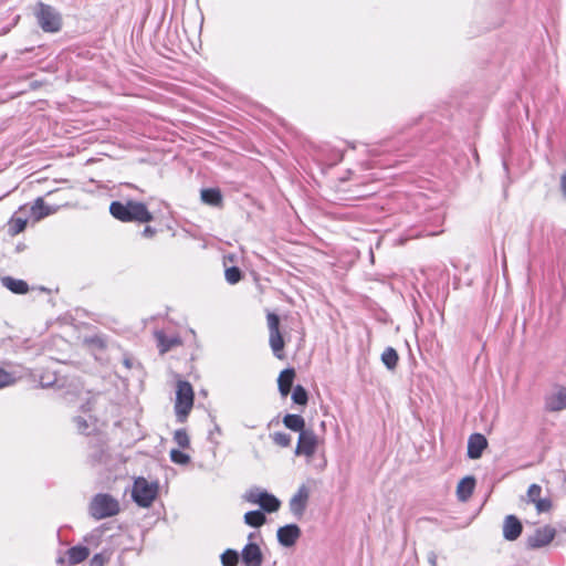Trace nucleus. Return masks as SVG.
<instances>
[{"mask_svg":"<svg viewBox=\"0 0 566 566\" xmlns=\"http://www.w3.org/2000/svg\"><path fill=\"white\" fill-rule=\"evenodd\" d=\"M143 237L145 238H151L156 234V229L150 227V226H147L145 227V229L143 230Z\"/></svg>","mask_w":566,"mask_h":566,"instance_id":"nucleus-38","label":"nucleus"},{"mask_svg":"<svg viewBox=\"0 0 566 566\" xmlns=\"http://www.w3.org/2000/svg\"><path fill=\"white\" fill-rule=\"evenodd\" d=\"M292 400L296 405L305 406L307 403L308 396H307V391L305 390V388L303 386L297 385L294 387V390L292 392Z\"/></svg>","mask_w":566,"mask_h":566,"instance_id":"nucleus-27","label":"nucleus"},{"mask_svg":"<svg viewBox=\"0 0 566 566\" xmlns=\"http://www.w3.org/2000/svg\"><path fill=\"white\" fill-rule=\"evenodd\" d=\"M294 377H295V371L293 368H287V369H284L283 371H281L279 379H277V385H279V391L282 396L285 397L290 394Z\"/></svg>","mask_w":566,"mask_h":566,"instance_id":"nucleus-17","label":"nucleus"},{"mask_svg":"<svg viewBox=\"0 0 566 566\" xmlns=\"http://www.w3.org/2000/svg\"><path fill=\"white\" fill-rule=\"evenodd\" d=\"M537 513H546L552 509V501L549 499H539L535 504Z\"/></svg>","mask_w":566,"mask_h":566,"instance_id":"nucleus-35","label":"nucleus"},{"mask_svg":"<svg viewBox=\"0 0 566 566\" xmlns=\"http://www.w3.org/2000/svg\"><path fill=\"white\" fill-rule=\"evenodd\" d=\"M154 336L161 355L182 344L178 335L168 336L163 331H155Z\"/></svg>","mask_w":566,"mask_h":566,"instance_id":"nucleus-15","label":"nucleus"},{"mask_svg":"<svg viewBox=\"0 0 566 566\" xmlns=\"http://www.w3.org/2000/svg\"><path fill=\"white\" fill-rule=\"evenodd\" d=\"M266 522L264 513L260 510L249 511L244 514V523L252 527H260Z\"/></svg>","mask_w":566,"mask_h":566,"instance_id":"nucleus-24","label":"nucleus"},{"mask_svg":"<svg viewBox=\"0 0 566 566\" xmlns=\"http://www.w3.org/2000/svg\"><path fill=\"white\" fill-rule=\"evenodd\" d=\"M25 226H27V220H24V219L18 218V219L13 220L14 233H19V232L23 231Z\"/></svg>","mask_w":566,"mask_h":566,"instance_id":"nucleus-37","label":"nucleus"},{"mask_svg":"<svg viewBox=\"0 0 566 566\" xmlns=\"http://www.w3.org/2000/svg\"><path fill=\"white\" fill-rule=\"evenodd\" d=\"M108 560V556L105 553L95 554L90 560V566H104Z\"/></svg>","mask_w":566,"mask_h":566,"instance_id":"nucleus-36","label":"nucleus"},{"mask_svg":"<svg viewBox=\"0 0 566 566\" xmlns=\"http://www.w3.org/2000/svg\"><path fill=\"white\" fill-rule=\"evenodd\" d=\"M158 494V483L137 478L134 482L132 497L142 507H149Z\"/></svg>","mask_w":566,"mask_h":566,"instance_id":"nucleus-4","label":"nucleus"},{"mask_svg":"<svg viewBox=\"0 0 566 566\" xmlns=\"http://www.w3.org/2000/svg\"><path fill=\"white\" fill-rule=\"evenodd\" d=\"M488 448V440L481 433H472L468 440V458L472 460L480 459L483 451Z\"/></svg>","mask_w":566,"mask_h":566,"instance_id":"nucleus-13","label":"nucleus"},{"mask_svg":"<svg viewBox=\"0 0 566 566\" xmlns=\"http://www.w3.org/2000/svg\"><path fill=\"white\" fill-rule=\"evenodd\" d=\"M2 284L13 293L24 294L28 292L29 286L25 281L6 276L2 279Z\"/></svg>","mask_w":566,"mask_h":566,"instance_id":"nucleus-20","label":"nucleus"},{"mask_svg":"<svg viewBox=\"0 0 566 566\" xmlns=\"http://www.w3.org/2000/svg\"><path fill=\"white\" fill-rule=\"evenodd\" d=\"M174 441L182 449L190 446V439L185 429H178L175 431Z\"/></svg>","mask_w":566,"mask_h":566,"instance_id":"nucleus-29","label":"nucleus"},{"mask_svg":"<svg viewBox=\"0 0 566 566\" xmlns=\"http://www.w3.org/2000/svg\"><path fill=\"white\" fill-rule=\"evenodd\" d=\"M541 494H542V488L541 485L538 484H531L528 490H527V501L530 503H533L535 504L539 499H541Z\"/></svg>","mask_w":566,"mask_h":566,"instance_id":"nucleus-31","label":"nucleus"},{"mask_svg":"<svg viewBox=\"0 0 566 566\" xmlns=\"http://www.w3.org/2000/svg\"><path fill=\"white\" fill-rule=\"evenodd\" d=\"M318 443L319 439L314 430L306 429L305 431H301L295 449V454L312 459L317 450Z\"/></svg>","mask_w":566,"mask_h":566,"instance_id":"nucleus-7","label":"nucleus"},{"mask_svg":"<svg viewBox=\"0 0 566 566\" xmlns=\"http://www.w3.org/2000/svg\"><path fill=\"white\" fill-rule=\"evenodd\" d=\"M214 433H218V434H220V433H221V429H220V427H219L218 424H214L213 430H211V431H210V433H209V439H210L211 441H213V434H214Z\"/></svg>","mask_w":566,"mask_h":566,"instance_id":"nucleus-40","label":"nucleus"},{"mask_svg":"<svg viewBox=\"0 0 566 566\" xmlns=\"http://www.w3.org/2000/svg\"><path fill=\"white\" fill-rule=\"evenodd\" d=\"M220 558L222 566H237L239 563V553L229 548L221 554Z\"/></svg>","mask_w":566,"mask_h":566,"instance_id":"nucleus-26","label":"nucleus"},{"mask_svg":"<svg viewBox=\"0 0 566 566\" xmlns=\"http://www.w3.org/2000/svg\"><path fill=\"white\" fill-rule=\"evenodd\" d=\"M277 541L284 547L293 546L301 536V530L296 524H289L277 530Z\"/></svg>","mask_w":566,"mask_h":566,"instance_id":"nucleus-12","label":"nucleus"},{"mask_svg":"<svg viewBox=\"0 0 566 566\" xmlns=\"http://www.w3.org/2000/svg\"><path fill=\"white\" fill-rule=\"evenodd\" d=\"M35 17L44 32H57L62 27L61 14L53 7L43 2L36 4Z\"/></svg>","mask_w":566,"mask_h":566,"instance_id":"nucleus-5","label":"nucleus"},{"mask_svg":"<svg viewBox=\"0 0 566 566\" xmlns=\"http://www.w3.org/2000/svg\"><path fill=\"white\" fill-rule=\"evenodd\" d=\"M111 214L123 222H150L154 217L143 202L128 200L126 203L113 201L109 206Z\"/></svg>","mask_w":566,"mask_h":566,"instance_id":"nucleus-1","label":"nucleus"},{"mask_svg":"<svg viewBox=\"0 0 566 566\" xmlns=\"http://www.w3.org/2000/svg\"><path fill=\"white\" fill-rule=\"evenodd\" d=\"M560 187L563 195L566 197V172L560 178Z\"/></svg>","mask_w":566,"mask_h":566,"instance_id":"nucleus-39","label":"nucleus"},{"mask_svg":"<svg viewBox=\"0 0 566 566\" xmlns=\"http://www.w3.org/2000/svg\"><path fill=\"white\" fill-rule=\"evenodd\" d=\"M522 523L515 515H507L503 523V536L507 541H515L522 533Z\"/></svg>","mask_w":566,"mask_h":566,"instance_id":"nucleus-16","label":"nucleus"},{"mask_svg":"<svg viewBox=\"0 0 566 566\" xmlns=\"http://www.w3.org/2000/svg\"><path fill=\"white\" fill-rule=\"evenodd\" d=\"M436 558H437V557H436V555H433V554H432V555L430 556V558H429V560H430V563H431V565H432V566H436Z\"/></svg>","mask_w":566,"mask_h":566,"instance_id":"nucleus-41","label":"nucleus"},{"mask_svg":"<svg viewBox=\"0 0 566 566\" xmlns=\"http://www.w3.org/2000/svg\"><path fill=\"white\" fill-rule=\"evenodd\" d=\"M545 409L551 412H558L566 409V387L557 385L544 399Z\"/></svg>","mask_w":566,"mask_h":566,"instance_id":"nucleus-9","label":"nucleus"},{"mask_svg":"<svg viewBox=\"0 0 566 566\" xmlns=\"http://www.w3.org/2000/svg\"><path fill=\"white\" fill-rule=\"evenodd\" d=\"M283 423L284 426L292 430V431H295V432H300L301 431H305V420L302 416L300 415H286L284 416L283 418Z\"/></svg>","mask_w":566,"mask_h":566,"instance_id":"nucleus-19","label":"nucleus"},{"mask_svg":"<svg viewBox=\"0 0 566 566\" xmlns=\"http://www.w3.org/2000/svg\"><path fill=\"white\" fill-rule=\"evenodd\" d=\"M91 419H92L91 416H88V418H85L82 416L74 418V422L76 424L78 432L85 433V434L90 433L88 429L93 427Z\"/></svg>","mask_w":566,"mask_h":566,"instance_id":"nucleus-28","label":"nucleus"},{"mask_svg":"<svg viewBox=\"0 0 566 566\" xmlns=\"http://www.w3.org/2000/svg\"><path fill=\"white\" fill-rule=\"evenodd\" d=\"M54 211H55L54 209L48 207L44 203V200L42 198L35 199L33 206L31 207V213L35 220H40L44 217H48L51 213H53Z\"/></svg>","mask_w":566,"mask_h":566,"instance_id":"nucleus-22","label":"nucleus"},{"mask_svg":"<svg viewBox=\"0 0 566 566\" xmlns=\"http://www.w3.org/2000/svg\"><path fill=\"white\" fill-rule=\"evenodd\" d=\"M308 497V489L305 485L300 486L297 492L293 495V497L290 501V510L295 516L300 517L303 515Z\"/></svg>","mask_w":566,"mask_h":566,"instance_id":"nucleus-14","label":"nucleus"},{"mask_svg":"<svg viewBox=\"0 0 566 566\" xmlns=\"http://www.w3.org/2000/svg\"><path fill=\"white\" fill-rule=\"evenodd\" d=\"M398 359V354L392 347H387L381 354V361L389 370H394L397 367Z\"/></svg>","mask_w":566,"mask_h":566,"instance_id":"nucleus-25","label":"nucleus"},{"mask_svg":"<svg viewBox=\"0 0 566 566\" xmlns=\"http://www.w3.org/2000/svg\"><path fill=\"white\" fill-rule=\"evenodd\" d=\"M201 200L207 205L218 207L222 202V196L219 189L207 188L201 190Z\"/></svg>","mask_w":566,"mask_h":566,"instance_id":"nucleus-21","label":"nucleus"},{"mask_svg":"<svg viewBox=\"0 0 566 566\" xmlns=\"http://www.w3.org/2000/svg\"><path fill=\"white\" fill-rule=\"evenodd\" d=\"M244 500L251 504L259 505L264 512H276L281 502L273 494L260 488H252L244 494Z\"/></svg>","mask_w":566,"mask_h":566,"instance_id":"nucleus-6","label":"nucleus"},{"mask_svg":"<svg viewBox=\"0 0 566 566\" xmlns=\"http://www.w3.org/2000/svg\"><path fill=\"white\" fill-rule=\"evenodd\" d=\"M119 512V504L109 494H96L90 504V513L96 520H103L116 515Z\"/></svg>","mask_w":566,"mask_h":566,"instance_id":"nucleus-3","label":"nucleus"},{"mask_svg":"<svg viewBox=\"0 0 566 566\" xmlns=\"http://www.w3.org/2000/svg\"><path fill=\"white\" fill-rule=\"evenodd\" d=\"M15 381L13 374L0 368V389L12 385Z\"/></svg>","mask_w":566,"mask_h":566,"instance_id":"nucleus-34","label":"nucleus"},{"mask_svg":"<svg viewBox=\"0 0 566 566\" xmlns=\"http://www.w3.org/2000/svg\"><path fill=\"white\" fill-rule=\"evenodd\" d=\"M170 459L176 464H188L190 462V457L186 453H184L180 450L172 449L170 451Z\"/></svg>","mask_w":566,"mask_h":566,"instance_id":"nucleus-30","label":"nucleus"},{"mask_svg":"<svg viewBox=\"0 0 566 566\" xmlns=\"http://www.w3.org/2000/svg\"><path fill=\"white\" fill-rule=\"evenodd\" d=\"M226 280L230 284H235L241 280V271L237 266H231L226 270Z\"/></svg>","mask_w":566,"mask_h":566,"instance_id":"nucleus-32","label":"nucleus"},{"mask_svg":"<svg viewBox=\"0 0 566 566\" xmlns=\"http://www.w3.org/2000/svg\"><path fill=\"white\" fill-rule=\"evenodd\" d=\"M67 555H69L70 563L73 565H76V564L82 563L83 560H85L88 557L90 551L85 546L77 545V546L71 547L67 552Z\"/></svg>","mask_w":566,"mask_h":566,"instance_id":"nucleus-23","label":"nucleus"},{"mask_svg":"<svg viewBox=\"0 0 566 566\" xmlns=\"http://www.w3.org/2000/svg\"><path fill=\"white\" fill-rule=\"evenodd\" d=\"M193 389L188 381H178L176 390L175 412L178 422H185L193 406Z\"/></svg>","mask_w":566,"mask_h":566,"instance_id":"nucleus-2","label":"nucleus"},{"mask_svg":"<svg viewBox=\"0 0 566 566\" xmlns=\"http://www.w3.org/2000/svg\"><path fill=\"white\" fill-rule=\"evenodd\" d=\"M255 534L254 533H250L249 536H248V539L251 541L252 538H254Z\"/></svg>","mask_w":566,"mask_h":566,"instance_id":"nucleus-43","label":"nucleus"},{"mask_svg":"<svg viewBox=\"0 0 566 566\" xmlns=\"http://www.w3.org/2000/svg\"><path fill=\"white\" fill-rule=\"evenodd\" d=\"M268 326L270 332V346L277 358H283L284 340L280 332V318L274 313L268 314Z\"/></svg>","mask_w":566,"mask_h":566,"instance_id":"nucleus-8","label":"nucleus"},{"mask_svg":"<svg viewBox=\"0 0 566 566\" xmlns=\"http://www.w3.org/2000/svg\"><path fill=\"white\" fill-rule=\"evenodd\" d=\"M124 364H125V366H126L127 368H129V367H130V361H129V359H125V360H124Z\"/></svg>","mask_w":566,"mask_h":566,"instance_id":"nucleus-42","label":"nucleus"},{"mask_svg":"<svg viewBox=\"0 0 566 566\" xmlns=\"http://www.w3.org/2000/svg\"><path fill=\"white\" fill-rule=\"evenodd\" d=\"M555 528L546 525L537 528L533 535L527 538V546L530 548H541L548 545L555 537Z\"/></svg>","mask_w":566,"mask_h":566,"instance_id":"nucleus-10","label":"nucleus"},{"mask_svg":"<svg viewBox=\"0 0 566 566\" xmlns=\"http://www.w3.org/2000/svg\"><path fill=\"white\" fill-rule=\"evenodd\" d=\"M475 486V479L473 476H465L458 483L457 495L460 501H467L473 493Z\"/></svg>","mask_w":566,"mask_h":566,"instance_id":"nucleus-18","label":"nucleus"},{"mask_svg":"<svg viewBox=\"0 0 566 566\" xmlns=\"http://www.w3.org/2000/svg\"><path fill=\"white\" fill-rule=\"evenodd\" d=\"M241 557L244 566H262L264 559L260 546L252 542L244 545Z\"/></svg>","mask_w":566,"mask_h":566,"instance_id":"nucleus-11","label":"nucleus"},{"mask_svg":"<svg viewBox=\"0 0 566 566\" xmlns=\"http://www.w3.org/2000/svg\"><path fill=\"white\" fill-rule=\"evenodd\" d=\"M273 442L282 448H286L291 444L292 438L285 432H275L272 437Z\"/></svg>","mask_w":566,"mask_h":566,"instance_id":"nucleus-33","label":"nucleus"}]
</instances>
